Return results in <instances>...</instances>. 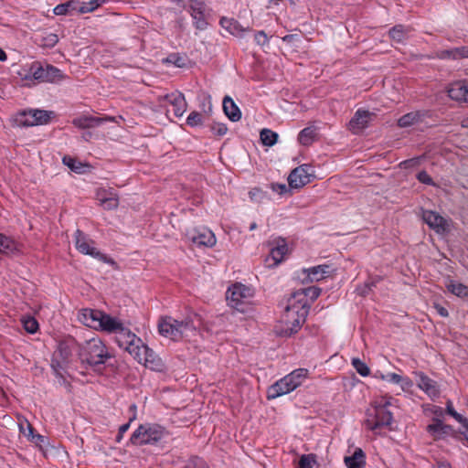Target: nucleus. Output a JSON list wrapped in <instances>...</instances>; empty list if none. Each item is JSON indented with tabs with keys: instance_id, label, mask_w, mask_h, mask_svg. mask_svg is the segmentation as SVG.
Masks as SVG:
<instances>
[{
	"instance_id": "nucleus-22",
	"label": "nucleus",
	"mask_w": 468,
	"mask_h": 468,
	"mask_svg": "<svg viewBox=\"0 0 468 468\" xmlns=\"http://www.w3.org/2000/svg\"><path fill=\"white\" fill-rule=\"evenodd\" d=\"M448 95L452 100L468 102V83L457 81L448 89Z\"/></svg>"
},
{
	"instance_id": "nucleus-49",
	"label": "nucleus",
	"mask_w": 468,
	"mask_h": 468,
	"mask_svg": "<svg viewBox=\"0 0 468 468\" xmlns=\"http://www.w3.org/2000/svg\"><path fill=\"white\" fill-rule=\"evenodd\" d=\"M257 45L264 47L269 45V37L263 30L257 31L254 35Z\"/></svg>"
},
{
	"instance_id": "nucleus-13",
	"label": "nucleus",
	"mask_w": 468,
	"mask_h": 468,
	"mask_svg": "<svg viewBox=\"0 0 468 468\" xmlns=\"http://www.w3.org/2000/svg\"><path fill=\"white\" fill-rule=\"evenodd\" d=\"M133 357L151 370L162 372L165 368L162 359L144 344L140 347L139 352H137Z\"/></svg>"
},
{
	"instance_id": "nucleus-10",
	"label": "nucleus",
	"mask_w": 468,
	"mask_h": 468,
	"mask_svg": "<svg viewBox=\"0 0 468 468\" xmlns=\"http://www.w3.org/2000/svg\"><path fill=\"white\" fill-rule=\"evenodd\" d=\"M115 335L118 346L126 350L133 356L139 352L140 347L144 345L143 341L135 334L124 327V325H122Z\"/></svg>"
},
{
	"instance_id": "nucleus-40",
	"label": "nucleus",
	"mask_w": 468,
	"mask_h": 468,
	"mask_svg": "<svg viewBox=\"0 0 468 468\" xmlns=\"http://www.w3.org/2000/svg\"><path fill=\"white\" fill-rule=\"evenodd\" d=\"M353 367L362 377H367L370 374V369L367 365L357 357H354L351 360Z\"/></svg>"
},
{
	"instance_id": "nucleus-15",
	"label": "nucleus",
	"mask_w": 468,
	"mask_h": 468,
	"mask_svg": "<svg viewBox=\"0 0 468 468\" xmlns=\"http://www.w3.org/2000/svg\"><path fill=\"white\" fill-rule=\"evenodd\" d=\"M160 101H164L173 107V112L176 117H181L186 111V101L185 96L180 91H174L166 94L159 99Z\"/></svg>"
},
{
	"instance_id": "nucleus-48",
	"label": "nucleus",
	"mask_w": 468,
	"mask_h": 468,
	"mask_svg": "<svg viewBox=\"0 0 468 468\" xmlns=\"http://www.w3.org/2000/svg\"><path fill=\"white\" fill-rule=\"evenodd\" d=\"M449 426L443 425L441 421L428 425L427 430L432 434L446 433L449 430Z\"/></svg>"
},
{
	"instance_id": "nucleus-39",
	"label": "nucleus",
	"mask_w": 468,
	"mask_h": 468,
	"mask_svg": "<svg viewBox=\"0 0 468 468\" xmlns=\"http://www.w3.org/2000/svg\"><path fill=\"white\" fill-rule=\"evenodd\" d=\"M383 380L395 384H400L402 388L410 387L412 385V382L410 378H402L397 373H388L386 376H383Z\"/></svg>"
},
{
	"instance_id": "nucleus-5",
	"label": "nucleus",
	"mask_w": 468,
	"mask_h": 468,
	"mask_svg": "<svg viewBox=\"0 0 468 468\" xmlns=\"http://www.w3.org/2000/svg\"><path fill=\"white\" fill-rule=\"evenodd\" d=\"M308 377L306 368H297L272 384L267 391L268 399L288 394L301 386Z\"/></svg>"
},
{
	"instance_id": "nucleus-16",
	"label": "nucleus",
	"mask_w": 468,
	"mask_h": 468,
	"mask_svg": "<svg viewBox=\"0 0 468 468\" xmlns=\"http://www.w3.org/2000/svg\"><path fill=\"white\" fill-rule=\"evenodd\" d=\"M417 386L424 391L431 399L440 396V389L437 382L430 378L423 372H415Z\"/></svg>"
},
{
	"instance_id": "nucleus-55",
	"label": "nucleus",
	"mask_w": 468,
	"mask_h": 468,
	"mask_svg": "<svg viewBox=\"0 0 468 468\" xmlns=\"http://www.w3.org/2000/svg\"><path fill=\"white\" fill-rule=\"evenodd\" d=\"M261 192L258 188H254L250 191L249 195L251 200H258V196L261 195Z\"/></svg>"
},
{
	"instance_id": "nucleus-12",
	"label": "nucleus",
	"mask_w": 468,
	"mask_h": 468,
	"mask_svg": "<svg viewBox=\"0 0 468 468\" xmlns=\"http://www.w3.org/2000/svg\"><path fill=\"white\" fill-rule=\"evenodd\" d=\"M209 11L204 0H190L189 12L197 29L205 30L207 27Z\"/></svg>"
},
{
	"instance_id": "nucleus-3",
	"label": "nucleus",
	"mask_w": 468,
	"mask_h": 468,
	"mask_svg": "<svg viewBox=\"0 0 468 468\" xmlns=\"http://www.w3.org/2000/svg\"><path fill=\"white\" fill-rule=\"evenodd\" d=\"M78 356L82 363L96 368L112 358L108 347L99 337L85 340L78 346Z\"/></svg>"
},
{
	"instance_id": "nucleus-46",
	"label": "nucleus",
	"mask_w": 468,
	"mask_h": 468,
	"mask_svg": "<svg viewBox=\"0 0 468 468\" xmlns=\"http://www.w3.org/2000/svg\"><path fill=\"white\" fill-rule=\"evenodd\" d=\"M446 410H447V413L449 415H451L456 421H458L460 424L462 425H466L467 424V421L468 420L463 418L460 413H458L453 406H452V403L451 401H448L447 402V407H446Z\"/></svg>"
},
{
	"instance_id": "nucleus-8",
	"label": "nucleus",
	"mask_w": 468,
	"mask_h": 468,
	"mask_svg": "<svg viewBox=\"0 0 468 468\" xmlns=\"http://www.w3.org/2000/svg\"><path fill=\"white\" fill-rule=\"evenodd\" d=\"M63 79L61 70L50 64L35 61L31 64L28 74L23 80H35L38 82H57Z\"/></svg>"
},
{
	"instance_id": "nucleus-53",
	"label": "nucleus",
	"mask_w": 468,
	"mask_h": 468,
	"mask_svg": "<svg viewBox=\"0 0 468 468\" xmlns=\"http://www.w3.org/2000/svg\"><path fill=\"white\" fill-rule=\"evenodd\" d=\"M110 192H112V190L107 189H99L97 191V199L100 201V203H102L103 199H107L109 197Z\"/></svg>"
},
{
	"instance_id": "nucleus-63",
	"label": "nucleus",
	"mask_w": 468,
	"mask_h": 468,
	"mask_svg": "<svg viewBox=\"0 0 468 468\" xmlns=\"http://www.w3.org/2000/svg\"><path fill=\"white\" fill-rule=\"evenodd\" d=\"M464 429L463 435L465 436L466 440L468 441V421L466 425H462Z\"/></svg>"
},
{
	"instance_id": "nucleus-9",
	"label": "nucleus",
	"mask_w": 468,
	"mask_h": 468,
	"mask_svg": "<svg viewBox=\"0 0 468 468\" xmlns=\"http://www.w3.org/2000/svg\"><path fill=\"white\" fill-rule=\"evenodd\" d=\"M94 241L91 240L81 230L77 229L75 232V246L76 249L82 254L90 255L103 262L113 263L114 261L108 259L106 255L100 252L94 246Z\"/></svg>"
},
{
	"instance_id": "nucleus-19",
	"label": "nucleus",
	"mask_w": 468,
	"mask_h": 468,
	"mask_svg": "<svg viewBox=\"0 0 468 468\" xmlns=\"http://www.w3.org/2000/svg\"><path fill=\"white\" fill-rule=\"evenodd\" d=\"M102 312L94 309H82L79 314V320L84 325L99 330Z\"/></svg>"
},
{
	"instance_id": "nucleus-21",
	"label": "nucleus",
	"mask_w": 468,
	"mask_h": 468,
	"mask_svg": "<svg viewBox=\"0 0 468 468\" xmlns=\"http://www.w3.org/2000/svg\"><path fill=\"white\" fill-rule=\"evenodd\" d=\"M192 242L198 246L212 247L216 244L214 233L207 229L196 230L190 237Z\"/></svg>"
},
{
	"instance_id": "nucleus-31",
	"label": "nucleus",
	"mask_w": 468,
	"mask_h": 468,
	"mask_svg": "<svg viewBox=\"0 0 468 468\" xmlns=\"http://www.w3.org/2000/svg\"><path fill=\"white\" fill-rule=\"evenodd\" d=\"M79 345L73 337H67L58 343V352L63 360H68L71 356L72 350L75 347L78 348Z\"/></svg>"
},
{
	"instance_id": "nucleus-38",
	"label": "nucleus",
	"mask_w": 468,
	"mask_h": 468,
	"mask_svg": "<svg viewBox=\"0 0 468 468\" xmlns=\"http://www.w3.org/2000/svg\"><path fill=\"white\" fill-rule=\"evenodd\" d=\"M17 250V243L13 239L0 233V252L9 253Z\"/></svg>"
},
{
	"instance_id": "nucleus-47",
	"label": "nucleus",
	"mask_w": 468,
	"mask_h": 468,
	"mask_svg": "<svg viewBox=\"0 0 468 468\" xmlns=\"http://www.w3.org/2000/svg\"><path fill=\"white\" fill-rule=\"evenodd\" d=\"M24 328L27 332L34 334L38 329V323L33 317H27L22 320Z\"/></svg>"
},
{
	"instance_id": "nucleus-20",
	"label": "nucleus",
	"mask_w": 468,
	"mask_h": 468,
	"mask_svg": "<svg viewBox=\"0 0 468 468\" xmlns=\"http://www.w3.org/2000/svg\"><path fill=\"white\" fill-rule=\"evenodd\" d=\"M303 272L306 273V278L310 282H320L331 273V266L328 264H322L314 266L308 269H304Z\"/></svg>"
},
{
	"instance_id": "nucleus-6",
	"label": "nucleus",
	"mask_w": 468,
	"mask_h": 468,
	"mask_svg": "<svg viewBox=\"0 0 468 468\" xmlns=\"http://www.w3.org/2000/svg\"><path fill=\"white\" fill-rule=\"evenodd\" d=\"M167 435L165 427L157 423H144L133 432L130 443L136 446L154 445Z\"/></svg>"
},
{
	"instance_id": "nucleus-29",
	"label": "nucleus",
	"mask_w": 468,
	"mask_h": 468,
	"mask_svg": "<svg viewBox=\"0 0 468 468\" xmlns=\"http://www.w3.org/2000/svg\"><path fill=\"white\" fill-rule=\"evenodd\" d=\"M344 461L347 468H364L366 466V455L360 448H356L351 456H346Z\"/></svg>"
},
{
	"instance_id": "nucleus-44",
	"label": "nucleus",
	"mask_w": 468,
	"mask_h": 468,
	"mask_svg": "<svg viewBox=\"0 0 468 468\" xmlns=\"http://www.w3.org/2000/svg\"><path fill=\"white\" fill-rule=\"evenodd\" d=\"M106 0H90L89 2H83L82 9H80V14L90 13L96 10L99 6L103 5Z\"/></svg>"
},
{
	"instance_id": "nucleus-36",
	"label": "nucleus",
	"mask_w": 468,
	"mask_h": 468,
	"mask_svg": "<svg viewBox=\"0 0 468 468\" xmlns=\"http://www.w3.org/2000/svg\"><path fill=\"white\" fill-rule=\"evenodd\" d=\"M260 138L263 145L273 146L279 138V134L270 129L264 128L260 133Z\"/></svg>"
},
{
	"instance_id": "nucleus-61",
	"label": "nucleus",
	"mask_w": 468,
	"mask_h": 468,
	"mask_svg": "<svg viewBox=\"0 0 468 468\" xmlns=\"http://www.w3.org/2000/svg\"><path fill=\"white\" fill-rule=\"evenodd\" d=\"M6 58L7 57H6L5 52L2 48H0V61L6 60Z\"/></svg>"
},
{
	"instance_id": "nucleus-45",
	"label": "nucleus",
	"mask_w": 468,
	"mask_h": 468,
	"mask_svg": "<svg viewBox=\"0 0 468 468\" xmlns=\"http://www.w3.org/2000/svg\"><path fill=\"white\" fill-rule=\"evenodd\" d=\"M316 463L314 454H303L299 460L298 468H313Z\"/></svg>"
},
{
	"instance_id": "nucleus-57",
	"label": "nucleus",
	"mask_w": 468,
	"mask_h": 468,
	"mask_svg": "<svg viewBox=\"0 0 468 468\" xmlns=\"http://www.w3.org/2000/svg\"><path fill=\"white\" fill-rule=\"evenodd\" d=\"M436 310L441 317H447L449 315L447 309L442 306L436 305Z\"/></svg>"
},
{
	"instance_id": "nucleus-27",
	"label": "nucleus",
	"mask_w": 468,
	"mask_h": 468,
	"mask_svg": "<svg viewBox=\"0 0 468 468\" xmlns=\"http://www.w3.org/2000/svg\"><path fill=\"white\" fill-rule=\"evenodd\" d=\"M225 114L231 122H238L241 118V112L229 96H225L222 102Z\"/></svg>"
},
{
	"instance_id": "nucleus-42",
	"label": "nucleus",
	"mask_w": 468,
	"mask_h": 468,
	"mask_svg": "<svg viewBox=\"0 0 468 468\" xmlns=\"http://www.w3.org/2000/svg\"><path fill=\"white\" fill-rule=\"evenodd\" d=\"M105 209H114L119 205V198L117 195L113 192H110L109 197L107 199H103L101 204Z\"/></svg>"
},
{
	"instance_id": "nucleus-17",
	"label": "nucleus",
	"mask_w": 468,
	"mask_h": 468,
	"mask_svg": "<svg viewBox=\"0 0 468 468\" xmlns=\"http://www.w3.org/2000/svg\"><path fill=\"white\" fill-rule=\"evenodd\" d=\"M423 221L437 233H444L447 229V220L432 210L422 211Z\"/></svg>"
},
{
	"instance_id": "nucleus-60",
	"label": "nucleus",
	"mask_w": 468,
	"mask_h": 468,
	"mask_svg": "<svg viewBox=\"0 0 468 468\" xmlns=\"http://www.w3.org/2000/svg\"><path fill=\"white\" fill-rule=\"evenodd\" d=\"M281 1H282V0H269V1H268V5H267V7H268V8H271V7H272V6H276V5H279V3H280Z\"/></svg>"
},
{
	"instance_id": "nucleus-30",
	"label": "nucleus",
	"mask_w": 468,
	"mask_h": 468,
	"mask_svg": "<svg viewBox=\"0 0 468 468\" xmlns=\"http://www.w3.org/2000/svg\"><path fill=\"white\" fill-rule=\"evenodd\" d=\"M437 58L441 59H458L461 58H468V47L439 50L437 52Z\"/></svg>"
},
{
	"instance_id": "nucleus-64",
	"label": "nucleus",
	"mask_w": 468,
	"mask_h": 468,
	"mask_svg": "<svg viewBox=\"0 0 468 468\" xmlns=\"http://www.w3.org/2000/svg\"><path fill=\"white\" fill-rule=\"evenodd\" d=\"M463 127H467V128H468V118H466V119H464V120L463 121Z\"/></svg>"
},
{
	"instance_id": "nucleus-7",
	"label": "nucleus",
	"mask_w": 468,
	"mask_h": 468,
	"mask_svg": "<svg viewBox=\"0 0 468 468\" xmlns=\"http://www.w3.org/2000/svg\"><path fill=\"white\" fill-rule=\"evenodd\" d=\"M253 296L254 291L251 287L239 282L229 287L226 292L229 305L240 313L248 311Z\"/></svg>"
},
{
	"instance_id": "nucleus-32",
	"label": "nucleus",
	"mask_w": 468,
	"mask_h": 468,
	"mask_svg": "<svg viewBox=\"0 0 468 468\" xmlns=\"http://www.w3.org/2000/svg\"><path fill=\"white\" fill-rule=\"evenodd\" d=\"M219 24L224 29L234 36H241V34L245 31L240 24L233 18L222 17L219 21Z\"/></svg>"
},
{
	"instance_id": "nucleus-4",
	"label": "nucleus",
	"mask_w": 468,
	"mask_h": 468,
	"mask_svg": "<svg viewBox=\"0 0 468 468\" xmlns=\"http://www.w3.org/2000/svg\"><path fill=\"white\" fill-rule=\"evenodd\" d=\"M395 399L390 396H380L371 402L372 410H368V418L366 420L367 429L376 431L382 427L392 423L393 413L389 408L393 406Z\"/></svg>"
},
{
	"instance_id": "nucleus-25",
	"label": "nucleus",
	"mask_w": 468,
	"mask_h": 468,
	"mask_svg": "<svg viewBox=\"0 0 468 468\" xmlns=\"http://www.w3.org/2000/svg\"><path fill=\"white\" fill-rule=\"evenodd\" d=\"M82 7H84L83 2L71 0L56 5L53 12L56 16L73 15L74 12L80 14Z\"/></svg>"
},
{
	"instance_id": "nucleus-37",
	"label": "nucleus",
	"mask_w": 468,
	"mask_h": 468,
	"mask_svg": "<svg viewBox=\"0 0 468 468\" xmlns=\"http://www.w3.org/2000/svg\"><path fill=\"white\" fill-rule=\"evenodd\" d=\"M288 251L287 245L282 241L281 244L273 247L270 251V257L273 260L274 264H279L282 261L284 256Z\"/></svg>"
},
{
	"instance_id": "nucleus-35",
	"label": "nucleus",
	"mask_w": 468,
	"mask_h": 468,
	"mask_svg": "<svg viewBox=\"0 0 468 468\" xmlns=\"http://www.w3.org/2000/svg\"><path fill=\"white\" fill-rule=\"evenodd\" d=\"M446 287L449 292H451L452 294L456 295L457 297L468 298V286H466L461 282L450 281L447 283Z\"/></svg>"
},
{
	"instance_id": "nucleus-14",
	"label": "nucleus",
	"mask_w": 468,
	"mask_h": 468,
	"mask_svg": "<svg viewBox=\"0 0 468 468\" xmlns=\"http://www.w3.org/2000/svg\"><path fill=\"white\" fill-rule=\"evenodd\" d=\"M314 171L308 165H302L294 168L288 176V183L292 188H301L309 184L314 176Z\"/></svg>"
},
{
	"instance_id": "nucleus-28",
	"label": "nucleus",
	"mask_w": 468,
	"mask_h": 468,
	"mask_svg": "<svg viewBox=\"0 0 468 468\" xmlns=\"http://www.w3.org/2000/svg\"><path fill=\"white\" fill-rule=\"evenodd\" d=\"M122 325V323L118 319L112 317L111 315L102 312L99 330L115 334Z\"/></svg>"
},
{
	"instance_id": "nucleus-56",
	"label": "nucleus",
	"mask_w": 468,
	"mask_h": 468,
	"mask_svg": "<svg viewBox=\"0 0 468 468\" xmlns=\"http://www.w3.org/2000/svg\"><path fill=\"white\" fill-rule=\"evenodd\" d=\"M203 112L205 114L209 115L212 112V104L208 101L207 103H203Z\"/></svg>"
},
{
	"instance_id": "nucleus-23",
	"label": "nucleus",
	"mask_w": 468,
	"mask_h": 468,
	"mask_svg": "<svg viewBox=\"0 0 468 468\" xmlns=\"http://www.w3.org/2000/svg\"><path fill=\"white\" fill-rule=\"evenodd\" d=\"M19 431L23 433L30 442L38 447H42L47 441L45 436L36 432L34 427L28 421H26V427L22 423L19 424Z\"/></svg>"
},
{
	"instance_id": "nucleus-43",
	"label": "nucleus",
	"mask_w": 468,
	"mask_h": 468,
	"mask_svg": "<svg viewBox=\"0 0 468 468\" xmlns=\"http://www.w3.org/2000/svg\"><path fill=\"white\" fill-rule=\"evenodd\" d=\"M203 115L198 112H192L186 118V124L190 127H196L202 125Z\"/></svg>"
},
{
	"instance_id": "nucleus-52",
	"label": "nucleus",
	"mask_w": 468,
	"mask_h": 468,
	"mask_svg": "<svg viewBox=\"0 0 468 468\" xmlns=\"http://www.w3.org/2000/svg\"><path fill=\"white\" fill-rule=\"evenodd\" d=\"M212 132L219 136L226 134L228 128L223 123H217L211 127Z\"/></svg>"
},
{
	"instance_id": "nucleus-26",
	"label": "nucleus",
	"mask_w": 468,
	"mask_h": 468,
	"mask_svg": "<svg viewBox=\"0 0 468 468\" xmlns=\"http://www.w3.org/2000/svg\"><path fill=\"white\" fill-rule=\"evenodd\" d=\"M427 114V112L420 111L406 113L399 119L398 125L402 128L412 126L421 122Z\"/></svg>"
},
{
	"instance_id": "nucleus-50",
	"label": "nucleus",
	"mask_w": 468,
	"mask_h": 468,
	"mask_svg": "<svg viewBox=\"0 0 468 468\" xmlns=\"http://www.w3.org/2000/svg\"><path fill=\"white\" fill-rule=\"evenodd\" d=\"M417 179L425 185L428 186H434L435 183L433 182L432 178L430 176V175L426 171H420L417 175Z\"/></svg>"
},
{
	"instance_id": "nucleus-34",
	"label": "nucleus",
	"mask_w": 468,
	"mask_h": 468,
	"mask_svg": "<svg viewBox=\"0 0 468 468\" xmlns=\"http://www.w3.org/2000/svg\"><path fill=\"white\" fill-rule=\"evenodd\" d=\"M409 32V27H406L403 25H396L389 30L388 35L391 39L400 43L406 39Z\"/></svg>"
},
{
	"instance_id": "nucleus-11",
	"label": "nucleus",
	"mask_w": 468,
	"mask_h": 468,
	"mask_svg": "<svg viewBox=\"0 0 468 468\" xmlns=\"http://www.w3.org/2000/svg\"><path fill=\"white\" fill-rule=\"evenodd\" d=\"M53 112L45 110H29L21 112L16 119L19 126H35L48 122Z\"/></svg>"
},
{
	"instance_id": "nucleus-24",
	"label": "nucleus",
	"mask_w": 468,
	"mask_h": 468,
	"mask_svg": "<svg viewBox=\"0 0 468 468\" xmlns=\"http://www.w3.org/2000/svg\"><path fill=\"white\" fill-rule=\"evenodd\" d=\"M112 118H109V121H112ZM108 121V119L104 118H99L94 116H80L74 118L72 120V123L74 126L80 128V129H86V128H93L98 127L101 125L103 122Z\"/></svg>"
},
{
	"instance_id": "nucleus-2",
	"label": "nucleus",
	"mask_w": 468,
	"mask_h": 468,
	"mask_svg": "<svg viewBox=\"0 0 468 468\" xmlns=\"http://www.w3.org/2000/svg\"><path fill=\"white\" fill-rule=\"evenodd\" d=\"M199 316L197 314H188L185 318L178 320L172 316L162 317L158 322V332L162 336L174 341L194 335L197 328Z\"/></svg>"
},
{
	"instance_id": "nucleus-54",
	"label": "nucleus",
	"mask_w": 468,
	"mask_h": 468,
	"mask_svg": "<svg viewBox=\"0 0 468 468\" xmlns=\"http://www.w3.org/2000/svg\"><path fill=\"white\" fill-rule=\"evenodd\" d=\"M272 189L280 194H283L287 191V186L284 184H273Z\"/></svg>"
},
{
	"instance_id": "nucleus-1",
	"label": "nucleus",
	"mask_w": 468,
	"mask_h": 468,
	"mask_svg": "<svg viewBox=\"0 0 468 468\" xmlns=\"http://www.w3.org/2000/svg\"><path fill=\"white\" fill-rule=\"evenodd\" d=\"M321 293V289L315 286L304 288L293 293L292 297L289 300V303L285 308V319L292 326L289 335L296 333L298 329L304 323L308 314V306L305 300L308 297L310 300H316Z\"/></svg>"
},
{
	"instance_id": "nucleus-18",
	"label": "nucleus",
	"mask_w": 468,
	"mask_h": 468,
	"mask_svg": "<svg viewBox=\"0 0 468 468\" xmlns=\"http://www.w3.org/2000/svg\"><path fill=\"white\" fill-rule=\"evenodd\" d=\"M372 113L365 110H357L348 123V129L353 133H359L368 126Z\"/></svg>"
},
{
	"instance_id": "nucleus-59",
	"label": "nucleus",
	"mask_w": 468,
	"mask_h": 468,
	"mask_svg": "<svg viewBox=\"0 0 468 468\" xmlns=\"http://www.w3.org/2000/svg\"><path fill=\"white\" fill-rule=\"evenodd\" d=\"M371 286H375V283H374L373 282H367V283H366V289H364V290L362 291V293H363V294L367 293V292H368V291H370V290H371Z\"/></svg>"
},
{
	"instance_id": "nucleus-58",
	"label": "nucleus",
	"mask_w": 468,
	"mask_h": 468,
	"mask_svg": "<svg viewBox=\"0 0 468 468\" xmlns=\"http://www.w3.org/2000/svg\"><path fill=\"white\" fill-rule=\"evenodd\" d=\"M48 42L51 46H54L58 42V37L56 35H49Z\"/></svg>"
},
{
	"instance_id": "nucleus-33",
	"label": "nucleus",
	"mask_w": 468,
	"mask_h": 468,
	"mask_svg": "<svg viewBox=\"0 0 468 468\" xmlns=\"http://www.w3.org/2000/svg\"><path fill=\"white\" fill-rule=\"evenodd\" d=\"M317 137V132L314 127H306L303 129L298 134V141L302 145H311Z\"/></svg>"
},
{
	"instance_id": "nucleus-41",
	"label": "nucleus",
	"mask_w": 468,
	"mask_h": 468,
	"mask_svg": "<svg viewBox=\"0 0 468 468\" xmlns=\"http://www.w3.org/2000/svg\"><path fill=\"white\" fill-rule=\"evenodd\" d=\"M63 164L76 173H81L83 165L75 158L66 155L63 157Z\"/></svg>"
},
{
	"instance_id": "nucleus-51",
	"label": "nucleus",
	"mask_w": 468,
	"mask_h": 468,
	"mask_svg": "<svg viewBox=\"0 0 468 468\" xmlns=\"http://www.w3.org/2000/svg\"><path fill=\"white\" fill-rule=\"evenodd\" d=\"M135 419V415L130 418L129 421L125 424H122L119 428L118 435L116 437V441L119 442L123 437V434L129 430L131 422Z\"/></svg>"
},
{
	"instance_id": "nucleus-62",
	"label": "nucleus",
	"mask_w": 468,
	"mask_h": 468,
	"mask_svg": "<svg viewBox=\"0 0 468 468\" xmlns=\"http://www.w3.org/2000/svg\"><path fill=\"white\" fill-rule=\"evenodd\" d=\"M438 468H452L449 463H440Z\"/></svg>"
}]
</instances>
